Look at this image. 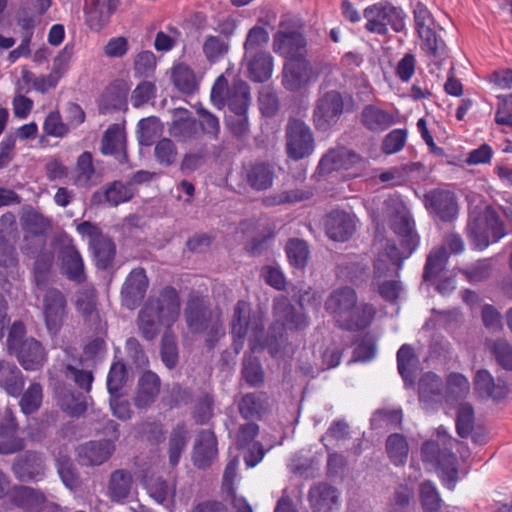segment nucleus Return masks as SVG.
Returning a JSON list of instances; mask_svg holds the SVG:
<instances>
[{"mask_svg": "<svg viewBox=\"0 0 512 512\" xmlns=\"http://www.w3.org/2000/svg\"><path fill=\"white\" fill-rule=\"evenodd\" d=\"M17 433V424L15 422V418L10 409H5V411L1 414L0 418V443H9L13 440H19L21 442V447L19 451H21L25 447V442L22 438L16 436Z\"/></svg>", "mask_w": 512, "mask_h": 512, "instance_id": "obj_54", "label": "nucleus"}, {"mask_svg": "<svg viewBox=\"0 0 512 512\" xmlns=\"http://www.w3.org/2000/svg\"><path fill=\"white\" fill-rule=\"evenodd\" d=\"M474 409L469 403H461L457 409L456 430L460 437H468L475 429Z\"/></svg>", "mask_w": 512, "mask_h": 512, "instance_id": "obj_49", "label": "nucleus"}, {"mask_svg": "<svg viewBox=\"0 0 512 512\" xmlns=\"http://www.w3.org/2000/svg\"><path fill=\"white\" fill-rule=\"evenodd\" d=\"M285 250L292 266L300 269L306 266L310 252L304 240L298 238L290 239L286 244Z\"/></svg>", "mask_w": 512, "mask_h": 512, "instance_id": "obj_46", "label": "nucleus"}, {"mask_svg": "<svg viewBox=\"0 0 512 512\" xmlns=\"http://www.w3.org/2000/svg\"><path fill=\"white\" fill-rule=\"evenodd\" d=\"M95 168L93 166L92 154L88 151L83 152L77 159L75 169V184L80 187L95 184L93 178Z\"/></svg>", "mask_w": 512, "mask_h": 512, "instance_id": "obj_45", "label": "nucleus"}, {"mask_svg": "<svg viewBox=\"0 0 512 512\" xmlns=\"http://www.w3.org/2000/svg\"><path fill=\"white\" fill-rule=\"evenodd\" d=\"M138 140L142 146H150L161 133V123L156 117L141 119L138 123Z\"/></svg>", "mask_w": 512, "mask_h": 512, "instance_id": "obj_57", "label": "nucleus"}, {"mask_svg": "<svg viewBox=\"0 0 512 512\" xmlns=\"http://www.w3.org/2000/svg\"><path fill=\"white\" fill-rule=\"evenodd\" d=\"M133 477L130 471L117 469L113 471L108 481V496L112 502L122 503L133 488Z\"/></svg>", "mask_w": 512, "mask_h": 512, "instance_id": "obj_30", "label": "nucleus"}, {"mask_svg": "<svg viewBox=\"0 0 512 512\" xmlns=\"http://www.w3.org/2000/svg\"><path fill=\"white\" fill-rule=\"evenodd\" d=\"M128 379L127 369L124 363L115 362L112 364L107 376V389L112 396L117 397Z\"/></svg>", "mask_w": 512, "mask_h": 512, "instance_id": "obj_58", "label": "nucleus"}, {"mask_svg": "<svg viewBox=\"0 0 512 512\" xmlns=\"http://www.w3.org/2000/svg\"><path fill=\"white\" fill-rule=\"evenodd\" d=\"M146 489L157 503L169 508L174 503L176 486L161 477H151L146 482Z\"/></svg>", "mask_w": 512, "mask_h": 512, "instance_id": "obj_35", "label": "nucleus"}, {"mask_svg": "<svg viewBox=\"0 0 512 512\" xmlns=\"http://www.w3.org/2000/svg\"><path fill=\"white\" fill-rule=\"evenodd\" d=\"M12 470L20 481H39L45 475L44 458L38 452L26 451L14 460Z\"/></svg>", "mask_w": 512, "mask_h": 512, "instance_id": "obj_18", "label": "nucleus"}, {"mask_svg": "<svg viewBox=\"0 0 512 512\" xmlns=\"http://www.w3.org/2000/svg\"><path fill=\"white\" fill-rule=\"evenodd\" d=\"M249 78L258 83L269 80L273 73V57L267 51H259L244 56Z\"/></svg>", "mask_w": 512, "mask_h": 512, "instance_id": "obj_28", "label": "nucleus"}, {"mask_svg": "<svg viewBox=\"0 0 512 512\" xmlns=\"http://www.w3.org/2000/svg\"><path fill=\"white\" fill-rule=\"evenodd\" d=\"M218 454L217 440L213 431L205 429L196 436L192 459L198 468L209 467Z\"/></svg>", "mask_w": 512, "mask_h": 512, "instance_id": "obj_24", "label": "nucleus"}, {"mask_svg": "<svg viewBox=\"0 0 512 512\" xmlns=\"http://www.w3.org/2000/svg\"><path fill=\"white\" fill-rule=\"evenodd\" d=\"M57 471L64 483L70 489L78 484V476L73 466L72 460L67 455L59 454L56 458Z\"/></svg>", "mask_w": 512, "mask_h": 512, "instance_id": "obj_63", "label": "nucleus"}, {"mask_svg": "<svg viewBox=\"0 0 512 512\" xmlns=\"http://www.w3.org/2000/svg\"><path fill=\"white\" fill-rule=\"evenodd\" d=\"M361 157L344 147L330 150L326 153L319 163V171L322 174H329L340 169H349L359 163Z\"/></svg>", "mask_w": 512, "mask_h": 512, "instance_id": "obj_27", "label": "nucleus"}, {"mask_svg": "<svg viewBox=\"0 0 512 512\" xmlns=\"http://www.w3.org/2000/svg\"><path fill=\"white\" fill-rule=\"evenodd\" d=\"M161 390L160 377L150 371H144L138 378L133 403L138 409L151 406L158 398Z\"/></svg>", "mask_w": 512, "mask_h": 512, "instance_id": "obj_21", "label": "nucleus"}, {"mask_svg": "<svg viewBox=\"0 0 512 512\" xmlns=\"http://www.w3.org/2000/svg\"><path fill=\"white\" fill-rule=\"evenodd\" d=\"M123 138L119 125H111L102 137L101 152L104 155H113L121 151L123 148Z\"/></svg>", "mask_w": 512, "mask_h": 512, "instance_id": "obj_56", "label": "nucleus"}, {"mask_svg": "<svg viewBox=\"0 0 512 512\" xmlns=\"http://www.w3.org/2000/svg\"><path fill=\"white\" fill-rule=\"evenodd\" d=\"M448 260V253L445 246L435 248L427 257V261L424 268L423 279L428 281L438 276V274L444 269Z\"/></svg>", "mask_w": 512, "mask_h": 512, "instance_id": "obj_47", "label": "nucleus"}, {"mask_svg": "<svg viewBox=\"0 0 512 512\" xmlns=\"http://www.w3.org/2000/svg\"><path fill=\"white\" fill-rule=\"evenodd\" d=\"M202 49L207 60L213 63L227 54L229 45L219 36L210 35L204 40Z\"/></svg>", "mask_w": 512, "mask_h": 512, "instance_id": "obj_61", "label": "nucleus"}, {"mask_svg": "<svg viewBox=\"0 0 512 512\" xmlns=\"http://www.w3.org/2000/svg\"><path fill=\"white\" fill-rule=\"evenodd\" d=\"M313 512H336L340 502L339 490L325 482L313 485L308 493Z\"/></svg>", "mask_w": 512, "mask_h": 512, "instance_id": "obj_19", "label": "nucleus"}, {"mask_svg": "<svg viewBox=\"0 0 512 512\" xmlns=\"http://www.w3.org/2000/svg\"><path fill=\"white\" fill-rule=\"evenodd\" d=\"M487 347L501 367L506 370H512V346L505 339L489 341L487 342Z\"/></svg>", "mask_w": 512, "mask_h": 512, "instance_id": "obj_60", "label": "nucleus"}, {"mask_svg": "<svg viewBox=\"0 0 512 512\" xmlns=\"http://www.w3.org/2000/svg\"><path fill=\"white\" fill-rule=\"evenodd\" d=\"M177 155V147L170 138H162L156 143L154 157L161 166H172L176 162Z\"/></svg>", "mask_w": 512, "mask_h": 512, "instance_id": "obj_53", "label": "nucleus"}, {"mask_svg": "<svg viewBox=\"0 0 512 512\" xmlns=\"http://www.w3.org/2000/svg\"><path fill=\"white\" fill-rule=\"evenodd\" d=\"M61 271L71 281L82 283L86 279L83 259L73 245L62 247L60 252Z\"/></svg>", "mask_w": 512, "mask_h": 512, "instance_id": "obj_29", "label": "nucleus"}, {"mask_svg": "<svg viewBox=\"0 0 512 512\" xmlns=\"http://www.w3.org/2000/svg\"><path fill=\"white\" fill-rule=\"evenodd\" d=\"M420 500L425 512H437L441 506V498L436 486L431 481L420 485Z\"/></svg>", "mask_w": 512, "mask_h": 512, "instance_id": "obj_59", "label": "nucleus"}, {"mask_svg": "<svg viewBox=\"0 0 512 512\" xmlns=\"http://www.w3.org/2000/svg\"><path fill=\"white\" fill-rule=\"evenodd\" d=\"M426 209L436 214L443 221H451L458 212L455 195L442 189H434L424 195Z\"/></svg>", "mask_w": 512, "mask_h": 512, "instance_id": "obj_17", "label": "nucleus"}, {"mask_svg": "<svg viewBox=\"0 0 512 512\" xmlns=\"http://www.w3.org/2000/svg\"><path fill=\"white\" fill-rule=\"evenodd\" d=\"M137 325L142 337L151 341L158 336L161 327L164 326V322L154 315L150 308L147 309L144 306L138 313Z\"/></svg>", "mask_w": 512, "mask_h": 512, "instance_id": "obj_40", "label": "nucleus"}, {"mask_svg": "<svg viewBox=\"0 0 512 512\" xmlns=\"http://www.w3.org/2000/svg\"><path fill=\"white\" fill-rule=\"evenodd\" d=\"M61 409L69 415L77 417L87 409V397L80 392L63 391L59 395Z\"/></svg>", "mask_w": 512, "mask_h": 512, "instance_id": "obj_44", "label": "nucleus"}, {"mask_svg": "<svg viewBox=\"0 0 512 512\" xmlns=\"http://www.w3.org/2000/svg\"><path fill=\"white\" fill-rule=\"evenodd\" d=\"M421 457L424 462L437 464L444 485L454 489L458 480L457 458L448 447L440 449L438 442L426 441L421 447Z\"/></svg>", "mask_w": 512, "mask_h": 512, "instance_id": "obj_7", "label": "nucleus"}, {"mask_svg": "<svg viewBox=\"0 0 512 512\" xmlns=\"http://www.w3.org/2000/svg\"><path fill=\"white\" fill-rule=\"evenodd\" d=\"M115 446L111 440L89 441L77 448V459L82 466H99L114 453Z\"/></svg>", "mask_w": 512, "mask_h": 512, "instance_id": "obj_20", "label": "nucleus"}, {"mask_svg": "<svg viewBox=\"0 0 512 512\" xmlns=\"http://www.w3.org/2000/svg\"><path fill=\"white\" fill-rule=\"evenodd\" d=\"M316 77L313 68L303 56L288 59L283 69V85L289 91H298Z\"/></svg>", "mask_w": 512, "mask_h": 512, "instance_id": "obj_15", "label": "nucleus"}, {"mask_svg": "<svg viewBox=\"0 0 512 512\" xmlns=\"http://www.w3.org/2000/svg\"><path fill=\"white\" fill-rule=\"evenodd\" d=\"M42 313L45 326L51 335L61 330L68 314L65 295L57 288H48L42 299Z\"/></svg>", "mask_w": 512, "mask_h": 512, "instance_id": "obj_11", "label": "nucleus"}, {"mask_svg": "<svg viewBox=\"0 0 512 512\" xmlns=\"http://www.w3.org/2000/svg\"><path fill=\"white\" fill-rule=\"evenodd\" d=\"M128 91L129 89L123 81L116 82L110 86L103 96L105 108L114 110L122 109L126 104Z\"/></svg>", "mask_w": 512, "mask_h": 512, "instance_id": "obj_50", "label": "nucleus"}, {"mask_svg": "<svg viewBox=\"0 0 512 512\" xmlns=\"http://www.w3.org/2000/svg\"><path fill=\"white\" fill-rule=\"evenodd\" d=\"M22 222L24 229L34 236H43L51 228L50 220L35 210L27 211Z\"/></svg>", "mask_w": 512, "mask_h": 512, "instance_id": "obj_51", "label": "nucleus"}, {"mask_svg": "<svg viewBox=\"0 0 512 512\" xmlns=\"http://www.w3.org/2000/svg\"><path fill=\"white\" fill-rule=\"evenodd\" d=\"M219 312L208 308L205 301L199 297L189 299L184 310L186 324L193 333H204L209 324Z\"/></svg>", "mask_w": 512, "mask_h": 512, "instance_id": "obj_22", "label": "nucleus"}, {"mask_svg": "<svg viewBox=\"0 0 512 512\" xmlns=\"http://www.w3.org/2000/svg\"><path fill=\"white\" fill-rule=\"evenodd\" d=\"M250 311V305L243 300L238 301L234 307L231 330L235 338L234 346L237 353L243 346L245 336L251 333L257 339L264 330L260 318L257 316L251 317Z\"/></svg>", "mask_w": 512, "mask_h": 512, "instance_id": "obj_10", "label": "nucleus"}, {"mask_svg": "<svg viewBox=\"0 0 512 512\" xmlns=\"http://www.w3.org/2000/svg\"><path fill=\"white\" fill-rule=\"evenodd\" d=\"M164 322L169 330L180 314V300L175 288L166 286L158 296L150 297L144 305Z\"/></svg>", "mask_w": 512, "mask_h": 512, "instance_id": "obj_12", "label": "nucleus"}, {"mask_svg": "<svg viewBox=\"0 0 512 512\" xmlns=\"http://www.w3.org/2000/svg\"><path fill=\"white\" fill-rule=\"evenodd\" d=\"M268 41L269 34L263 27H252L244 42L245 55L263 51L262 48L267 45Z\"/></svg>", "mask_w": 512, "mask_h": 512, "instance_id": "obj_62", "label": "nucleus"}, {"mask_svg": "<svg viewBox=\"0 0 512 512\" xmlns=\"http://www.w3.org/2000/svg\"><path fill=\"white\" fill-rule=\"evenodd\" d=\"M14 501L18 506L26 510L38 512L42 509L45 496L40 491L31 487L21 486L15 491Z\"/></svg>", "mask_w": 512, "mask_h": 512, "instance_id": "obj_42", "label": "nucleus"}, {"mask_svg": "<svg viewBox=\"0 0 512 512\" xmlns=\"http://www.w3.org/2000/svg\"><path fill=\"white\" fill-rule=\"evenodd\" d=\"M383 210L389 217L391 229L400 240V247L395 243L388 242L385 253L391 262L399 268L402 261L416 250L419 237L414 230V221L400 197L389 196L383 203Z\"/></svg>", "mask_w": 512, "mask_h": 512, "instance_id": "obj_2", "label": "nucleus"}, {"mask_svg": "<svg viewBox=\"0 0 512 512\" xmlns=\"http://www.w3.org/2000/svg\"><path fill=\"white\" fill-rule=\"evenodd\" d=\"M90 248L98 268L106 269L112 264L116 254V247L111 238L104 235L99 240L94 241Z\"/></svg>", "mask_w": 512, "mask_h": 512, "instance_id": "obj_41", "label": "nucleus"}, {"mask_svg": "<svg viewBox=\"0 0 512 512\" xmlns=\"http://www.w3.org/2000/svg\"><path fill=\"white\" fill-rule=\"evenodd\" d=\"M422 40L421 48L431 57L441 59L446 55L447 47L445 42L436 34L435 30H428L426 33L418 34Z\"/></svg>", "mask_w": 512, "mask_h": 512, "instance_id": "obj_48", "label": "nucleus"}, {"mask_svg": "<svg viewBox=\"0 0 512 512\" xmlns=\"http://www.w3.org/2000/svg\"><path fill=\"white\" fill-rule=\"evenodd\" d=\"M7 349L26 371L41 369L47 359L43 345L35 338L26 336V328L20 321L14 322L10 328Z\"/></svg>", "mask_w": 512, "mask_h": 512, "instance_id": "obj_3", "label": "nucleus"}, {"mask_svg": "<svg viewBox=\"0 0 512 512\" xmlns=\"http://www.w3.org/2000/svg\"><path fill=\"white\" fill-rule=\"evenodd\" d=\"M418 359L413 351V348L404 344L397 352L398 370L404 379L405 383L413 382V373L416 369Z\"/></svg>", "mask_w": 512, "mask_h": 512, "instance_id": "obj_43", "label": "nucleus"}, {"mask_svg": "<svg viewBox=\"0 0 512 512\" xmlns=\"http://www.w3.org/2000/svg\"><path fill=\"white\" fill-rule=\"evenodd\" d=\"M325 310L339 328L347 331L365 329L376 315L375 307L360 302L357 292L350 286L334 289L325 301Z\"/></svg>", "mask_w": 512, "mask_h": 512, "instance_id": "obj_1", "label": "nucleus"}, {"mask_svg": "<svg viewBox=\"0 0 512 512\" xmlns=\"http://www.w3.org/2000/svg\"><path fill=\"white\" fill-rule=\"evenodd\" d=\"M366 19L365 28L380 35L388 34V27L400 32L405 27V15L399 8L391 4H374L367 7L363 13Z\"/></svg>", "mask_w": 512, "mask_h": 512, "instance_id": "obj_6", "label": "nucleus"}, {"mask_svg": "<svg viewBox=\"0 0 512 512\" xmlns=\"http://www.w3.org/2000/svg\"><path fill=\"white\" fill-rule=\"evenodd\" d=\"M361 122L370 131L381 132L393 123V116L374 105H367L361 112Z\"/></svg>", "mask_w": 512, "mask_h": 512, "instance_id": "obj_34", "label": "nucleus"}, {"mask_svg": "<svg viewBox=\"0 0 512 512\" xmlns=\"http://www.w3.org/2000/svg\"><path fill=\"white\" fill-rule=\"evenodd\" d=\"M386 452L395 466L405 465L409 454L406 438L398 433L389 435L386 440Z\"/></svg>", "mask_w": 512, "mask_h": 512, "instance_id": "obj_39", "label": "nucleus"}, {"mask_svg": "<svg viewBox=\"0 0 512 512\" xmlns=\"http://www.w3.org/2000/svg\"><path fill=\"white\" fill-rule=\"evenodd\" d=\"M189 431L184 423H178L171 431L168 441L169 463L176 466L188 442Z\"/></svg>", "mask_w": 512, "mask_h": 512, "instance_id": "obj_37", "label": "nucleus"}, {"mask_svg": "<svg viewBox=\"0 0 512 512\" xmlns=\"http://www.w3.org/2000/svg\"><path fill=\"white\" fill-rule=\"evenodd\" d=\"M268 406V397L263 392L245 394L238 402V410L245 419L261 418Z\"/></svg>", "mask_w": 512, "mask_h": 512, "instance_id": "obj_33", "label": "nucleus"}, {"mask_svg": "<svg viewBox=\"0 0 512 512\" xmlns=\"http://www.w3.org/2000/svg\"><path fill=\"white\" fill-rule=\"evenodd\" d=\"M168 132L178 142H189L196 139L199 134L198 123L189 110L178 108L173 111Z\"/></svg>", "mask_w": 512, "mask_h": 512, "instance_id": "obj_23", "label": "nucleus"}, {"mask_svg": "<svg viewBox=\"0 0 512 512\" xmlns=\"http://www.w3.org/2000/svg\"><path fill=\"white\" fill-rule=\"evenodd\" d=\"M275 172L267 163H254L245 169V180L254 190H266L273 184Z\"/></svg>", "mask_w": 512, "mask_h": 512, "instance_id": "obj_32", "label": "nucleus"}, {"mask_svg": "<svg viewBox=\"0 0 512 512\" xmlns=\"http://www.w3.org/2000/svg\"><path fill=\"white\" fill-rule=\"evenodd\" d=\"M119 5V0H92L86 7L87 21L95 30L101 29L107 24L110 16Z\"/></svg>", "mask_w": 512, "mask_h": 512, "instance_id": "obj_31", "label": "nucleus"}, {"mask_svg": "<svg viewBox=\"0 0 512 512\" xmlns=\"http://www.w3.org/2000/svg\"><path fill=\"white\" fill-rule=\"evenodd\" d=\"M211 100L218 108L227 105L231 112H247L251 101L250 87L241 79L228 87L225 77L219 76L212 87Z\"/></svg>", "mask_w": 512, "mask_h": 512, "instance_id": "obj_5", "label": "nucleus"}, {"mask_svg": "<svg viewBox=\"0 0 512 512\" xmlns=\"http://www.w3.org/2000/svg\"><path fill=\"white\" fill-rule=\"evenodd\" d=\"M161 358L169 369L174 368L178 362V349L175 336L167 330L161 340Z\"/></svg>", "mask_w": 512, "mask_h": 512, "instance_id": "obj_64", "label": "nucleus"}, {"mask_svg": "<svg viewBox=\"0 0 512 512\" xmlns=\"http://www.w3.org/2000/svg\"><path fill=\"white\" fill-rule=\"evenodd\" d=\"M105 200L112 206H117L123 202L129 201L134 195V189L131 184L121 181H114L104 192Z\"/></svg>", "mask_w": 512, "mask_h": 512, "instance_id": "obj_52", "label": "nucleus"}, {"mask_svg": "<svg viewBox=\"0 0 512 512\" xmlns=\"http://www.w3.org/2000/svg\"><path fill=\"white\" fill-rule=\"evenodd\" d=\"M489 232L494 242L500 240L506 234L503 222L491 206L483 210L474 208L469 214L467 235L475 249L484 250L489 246Z\"/></svg>", "mask_w": 512, "mask_h": 512, "instance_id": "obj_4", "label": "nucleus"}, {"mask_svg": "<svg viewBox=\"0 0 512 512\" xmlns=\"http://www.w3.org/2000/svg\"><path fill=\"white\" fill-rule=\"evenodd\" d=\"M149 285L148 278L143 268L133 269L126 277L121 288L122 304L134 310L144 299Z\"/></svg>", "mask_w": 512, "mask_h": 512, "instance_id": "obj_16", "label": "nucleus"}, {"mask_svg": "<svg viewBox=\"0 0 512 512\" xmlns=\"http://www.w3.org/2000/svg\"><path fill=\"white\" fill-rule=\"evenodd\" d=\"M474 389L483 398H491L494 401H500L507 397L509 393L508 385L504 380H497L488 370L482 369L476 372L474 377Z\"/></svg>", "mask_w": 512, "mask_h": 512, "instance_id": "obj_26", "label": "nucleus"}, {"mask_svg": "<svg viewBox=\"0 0 512 512\" xmlns=\"http://www.w3.org/2000/svg\"><path fill=\"white\" fill-rule=\"evenodd\" d=\"M273 316L275 324L284 329L298 331L308 326V319L300 309H296L285 296H279L273 302Z\"/></svg>", "mask_w": 512, "mask_h": 512, "instance_id": "obj_14", "label": "nucleus"}, {"mask_svg": "<svg viewBox=\"0 0 512 512\" xmlns=\"http://www.w3.org/2000/svg\"><path fill=\"white\" fill-rule=\"evenodd\" d=\"M344 111L342 95L335 90L327 91L315 102L313 109V124L319 131H328L340 119Z\"/></svg>", "mask_w": 512, "mask_h": 512, "instance_id": "obj_9", "label": "nucleus"}, {"mask_svg": "<svg viewBox=\"0 0 512 512\" xmlns=\"http://www.w3.org/2000/svg\"><path fill=\"white\" fill-rule=\"evenodd\" d=\"M306 40L295 30H288L286 20H281L280 30L274 34L273 50L288 59L303 56Z\"/></svg>", "mask_w": 512, "mask_h": 512, "instance_id": "obj_13", "label": "nucleus"}, {"mask_svg": "<svg viewBox=\"0 0 512 512\" xmlns=\"http://www.w3.org/2000/svg\"><path fill=\"white\" fill-rule=\"evenodd\" d=\"M355 218L341 210L330 212L325 220L327 235L334 241H346L355 231Z\"/></svg>", "mask_w": 512, "mask_h": 512, "instance_id": "obj_25", "label": "nucleus"}, {"mask_svg": "<svg viewBox=\"0 0 512 512\" xmlns=\"http://www.w3.org/2000/svg\"><path fill=\"white\" fill-rule=\"evenodd\" d=\"M285 138L287 155L293 160H301L314 150L312 130L303 120L290 119L286 125Z\"/></svg>", "mask_w": 512, "mask_h": 512, "instance_id": "obj_8", "label": "nucleus"}, {"mask_svg": "<svg viewBox=\"0 0 512 512\" xmlns=\"http://www.w3.org/2000/svg\"><path fill=\"white\" fill-rule=\"evenodd\" d=\"M0 386L11 396H18L24 387L20 369L14 364H3L0 371Z\"/></svg>", "mask_w": 512, "mask_h": 512, "instance_id": "obj_38", "label": "nucleus"}, {"mask_svg": "<svg viewBox=\"0 0 512 512\" xmlns=\"http://www.w3.org/2000/svg\"><path fill=\"white\" fill-rule=\"evenodd\" d=\"M174 85L183 93L190 94L196 89L193 71L184 64L176 65L172 70Z\"/></svg>", "mask_w": 512, "mask_h": 512, "instance_id": "obj_55", "label": "nucleus"}, {"mask_svg": "<svg viewBox=\"0 0 512 512\" xmlns=\"http://www.w3.org/2000/svg\"><path fill=\"white\" fill-rule=\"evenodd\" d=\"M419 400L427 404L439 403L442 400L443 382L432 373H425L419 380Z\"/></svg>", "mask_w": 512, "mask_h": 512, "instance_id": "obj_36", "label": "nucleus"}]
</instances>
